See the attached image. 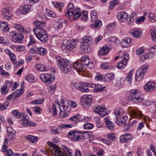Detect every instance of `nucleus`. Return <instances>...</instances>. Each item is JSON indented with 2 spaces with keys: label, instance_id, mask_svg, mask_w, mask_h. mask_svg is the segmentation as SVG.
Returning <instances> with one entry per match:
<instances>
[{
  "label": "nucleus",
  "instance_id": "1",
  "mask_svg": "<svg viewBox=\"0 0 156 156\" xmlns=\"http://www.w3.org/2000/svg\"><path fill=\"white\" fill-rule=\"evenodd\" d=\"M47 144L50 146H52V149H50V152L53 153L55 156H72V153L64 145L62 151L61 148L58 146L54 145L51 142L48 141Z\"/></svg>",
  "mask_w": 156,
  "mask_h": 156
},
{
  "label": "nucleus",
  "instance_id": "2",
  "mask_svg": "<svg viewBox=\"0 0 156 156\" xmlns=\"http://www.w3.org/2000/svg\"><path fill=\"white\" fill-rule=\"evenodd\" d=\"M129 114L132 119L130 120L129 125L132 126L136 123L139 119L143 117V115L137 109H131L129 110Z\"/></svg>",
  "mask_w": 156,
  "mask_h": 156
},
{
  "label": "nucleus",
  "instance_id": "3",
  "mask_svg": "<svg viewBox=\"0 0 156 156\" xmlns=\"http://www.w3.org/2000/svg\"><path fill=\"white\" fill-rule=\"evenodd\" d=\"M33 31L37 38L43 43L46 42L48 40V36L43 29L34 28Z\"/></svg>",
  "mask_w": 156,
  "mask_h": 156
},
{
  "label": "nucleus",
  "instance_id": "4",
  "mask_svg": "<svg viewBox=\"0 0 156 156\" xmlns=\"http://www.w3.org/2000/svg\"><path fill=\"white\" fill-rule=\"evenodd\" d=\"M117 17L121 22H126L128 25H131L133 22V20L129 16L128 14L125 11H121L117 13Z\"/></svg>",
  "mask_w": 156,
  "mask_h": 156
},
{
  "label": "nucleus",
  "instance_id": "5",
  "mask_svg": "<svg viewBox=\"0 0 156 156\" xmlns=\"http://www.w3.org/2000/svg\"><path fill=\"white\" fill-rule=\"evenodd\" d=\"M78 41L75 40H64L62 42L61 48L62 50L66 49L69 51H71L76 47Z\"/></svg>",
  "mask_w": 156,
  "mask_h": 156
},
{
  "label": "nucleus",
  "instance_id": "6",
  "mask_svg": "<svg viewBox=\"0 0 156 156\" xmlns=\"http://www.w3.org/2000/svg\"><path fill=\"white\" fill-rule=\"evenodd\" d=\"M92 100V96L91 95H83L80 100L82 107L86 109L88 108L90 106Z\"/></svg>",
  "mask_w": 156,
  "mask_h": 156
},
{
  "label": "nucleus",
  "instance_id": "7",
  "mask_svg": "<svg viewBox=\"0 0 156 156\" xmlns=\"http://www.w3.org/2000/svg\"><path fill=\"white\" fill-rule=\"evenodd\" d=\"M148 68L147 65H144L136 71L135 77V80L136 81H140L143 80Z\"/></svg>",
  "mask_w": 156,
  "mask_h": 156
},
{
  "label": "nucleus",
  "instance_id": "8",
  "mask_svg": "<svg viewBox=\"0 0 156 156\" xmlns=\"http://www.w3.org/2000/svg\"><path fill=\"white\" fill-rule=\"evenodd\" d=\"M40 77L42 81L44 82L47 86H49L52 83L55 79L54 76L51 75L46 74H42L40 75Z\"/></svg>",
  "mask_w": 156,
  "mask_h": 156
},
{
  "label": "nucleus",
  "instance_id": "9",
  "mask_svg": "<svg viewBox=\"0 0 156 156\" xmlns=\"http://www.w3.org/2000/svg\"><path fill=\"white\" fill-rule=\"evenodd\" d=\"M77 134H82V132L78 131V130H73L69 132L67 134V137L69 138L71 140L75 142L77 141L80 139V136L76 135Z\"/></svg>",
  "mask_w": 156,
  "mask_h": 156
},
{
  "label": "nucleus",
  "instance_id": "10",
  "mask_svg": "<svg viewBox=\"0 0 156 156\" xmlns=\"http://www.w3.org/2000/svg\"><path fill=\"white\" fill-rule=\"evenodd\" d=\"M10 39L15 42H20L23 38V36L22 34H19L15 32H11L9 34Z\"/></svg>",
  "mask_w": 156,
  "mask_h": 156
},
{
  "label": "nucleus",
  "instance_id": "11",
  "mask_svg": "<svg viewBox=\"0 0 156 156\" xmlns=\"http://www.w3.org/2000/svg\"><path fill=\"white\" fill-rule=\"evenodd\" d=\"M86 83H73V86L76 87L78 90L82 92H87L88 91L89 89L88 88L87 85H86Z\"/></svg>",
  "mask_w": 156,
  "mask_h": 156
},
{
  "label": "nucleus",
  "instance_id": "12",
  "mask_svg": "<svg viewBox=\"0 0 156 156\" xmlns=\"http://www.w3.org/2000/svg\"><path fill=\"white\" fill-rule=\"evenodd\" d=\"M128 55L129 54L127 53L125 54L124 58L118 63L117 66L118 68L122 69L125 68L128 61Z\"/></svg>",
  "mask_w": 156,
  "mask_h": 156
},
{
  "label": "nucleus",
  "instance_id": "13",
  "mask_svg": "<svg viewBox=\"0 0 156 156\" xmlns=\"http://www.w3.org/2000/svg\"><path fill=\"white\" fill-rule=\"evenodd\" d=\"M20 121L21 124L25 127H35L37 126L36 123L30 121L26 116H24L23 119Z\"/></svg>",
  "mask_w": 156,
  "mask_h": 156
},
{
  "label": "nucleus",
  "instance_id": "14",
  "mask_svg": "<svg viewBox=\"0 0 156 156\" xmlns=\"http://www.w3.org/2000/svg\"><path fill=\"white\" fill-rule=\"evenodd\" d=\"M56 60L58 62V66L61 69V67H66V64H70L69 61L67 59H62L61 57L59 56L56 57Z\"/></svg>",
  "mask_w": 156,
  "mask_h": 156
},
{
  "label": "nucleus",
  "instance_id": "15",
  "mask_svg": "<svg viewBox=\"0 0 156 156\" xmlns=\"http://www.w3.org/2000/svg\"><path fill=\"white\" fill-rule=\"evenodd\" d=\"M12 9V8L11 7L3 8L1 12V15L2 17L6 20L10 19L11 16L10 12Z\"/></svg>",
  "mask_w": 156,
  "mask_h": 156
},
{
  "label": "nucleus",
  "instance_id": "16",
  "mask_svg": "<svg viewBox=\"0 0 156 156\" xmlns=\"http://www.w3.org/2000/svg\"><path fill=\"white\" fill-rule=\"evenodd\" d=\"M112 49L111 45L108 44L103 46L99 51V54L101 55H107Z\"/></svg>",
  "mask_w": 156,
  "mask_h": 156
},
{
  "label": "nucleus",
  "instance_id": "17",
  "mask_svg": "<svg viewBox=\"0 0 156 156\" xmlns=\"http://www.w3.org/2000/svg\"><path fill=\"white\" fill-rule=\"evenodd\" d=\"M85 85H87L88 87L92 88L95 87L94 89V90L96 92L103 91L106 88L105 87H102V86L100 84L96 85L95 84L88 83L85 84Z\"/></svg>",
  "mask_w": 156,
  "mask_h": 156
},
{
  "label": "nucleus",
  "instance_id": "18",
  "mask_svg": "<svg viewBox=\"0 0 156 156\" xmlns=\"http://www.w3.org/2000/svg\"><path fill=\"white\" fill-rule=\"evenodd\" d=\"M23 91L22 89H18L15 91L14 93H12L7 98V99L8 100H10L13 98H18L20 97L23 93Z\"/></svg>",
  "mask_w": 156,
  "mask_h": 156
},
{
  "label": "nucleus",
  "instance_id": "19",
  "mask_svg": "<svg viewBox=\"0 0 156 156\" xmlns=\"http://www.w3.org/2000/svg\"><path fill=\"white\" fill-rule=\"evenodd\" d=\"M156 88V84L152 82H148L145 86V90L147 92H151L154 90Z\"/></svg>",
  "mask_w": 156,
  "mask_h": 156
},
{
  "label": "nucleus",
  "instance_id": "20",
  "mask_svg": "<svg viewBox=\"0 0 156 156\" xmlns=\"http://www.w3.org/2000/svg\"><path fill=\"white\" fill-rule=\"evenodd\" d=\"M83 66V65H82L80 63L76 62L73 64L72 66L78 72H84L85 69Z\"/></svg>",
  "mask_w": 156,
  "mask_h": 156
},
{
  "label": "nucleus",
  "instance_id": "21",
  "mask_svg": "<svg viewBox=\"0 0 156 156\" xmlns=\"http://www.w3.org/2000/svg\"><path fill=\"white\" fill-rule=\"evenodd\" d=\"M131 138V136L130 134L126 133L120 136V141L122 143L127 142L130 141Z\"/></svg>",
  "mask_w": 156,
  "mask_h": 156
},
{
  "label": "nucleus",
  "instance_id": "22",
  "mask_svg": "<svg viewBox=\"0 0 156 156\" xmlns=\"http://www.w3.org/2000/svg\"><path fill=\"white\" fill-rule=\"evenodd\" d=\"M80 114H77L70 118L69 120L71 121V122L73 123L74 126H75L80 121Z\"/></svg>",
  "mask_w": 156,
  "mask_h": 156
},
{
  "label": "nucleus",
  "instance_id": "23",
  "mask_svg": "<svg viewBox=\"0 0 156 156\" xmlns=\"http://www.w3.org/2000/svg\"><path fill=\"white\" fill-rule=\"evenodd\" d=\"M131 42L130 38L125 37L122 40V45L123 48H127L130 46Z\"/></svg>",
  "mask_w": 156,
  "mask_h": 156
},
{
  "label": "nucleus",
  "instance_id": "24",
  "mask_svg": "<svg viewBox=\"0 0 156 156\" xmlns=\"http://www.w3.org/2000/svg\"><path fill=\"white\" fill-rule=\"evenodd\" d=\"M104 120L106 124L107 127L111 130H113L115 127V124L110 121L107 117L104 119Z\"/></svg>",
  "mask_w": 156,
  "mask_h": 156
},
{
  "label": "nucleus",
  "instance_id": "25",
  "mask_svg": "<svg viewBox=\"0 0 156 156\" xmlns=\"http://www.w3.org/2000/svg\"><path fill=\"white\" fill-rule=\"evenodd\" d=\"M92 38L89 36H86L83 38V41L81 43V45H85V44L88 45L87 43H89L90 44L92 43Z\"/></svg>",
  "mask_w": 156,
  "mask_h": 156
},
{
  "label": "nucleus",
  "instance_id": "26",
  "mask_svg": "<svg viewBox=\"0 0 156 156\" xmlns=\"http://www.w3.org/2000/svg\"><path fill=\"white\" fill-rule=\"evenodd\" d=\"M0 30L5 32L9 31V28L7 23L5 22L2 21L0 24Z\"/></svg>",
  "mask_w": 156,
  "mask_h": 156
},
{
  "label": "nucleus",
  "instance_id": "27",
  "mask_svg": "<svg viewBox=\"0 0 156 156\" xmlns=\"http://www.w3.org/2000/svg\"><path fill=\"white\" fill-rule=\"evenodd\" d=\"M60 103L63 109H66L70 105L69 101L62 97L61 99Z\"/></svg>",
  "mask_w": 156,
  "mask_h": 156
},
{
  "label": "nucleus",
  "instance_id": "28",
  "mask_svg": "<svg viewBox=\"0 0 156 156\" xmlns=\"http://www.w3.org/2000/svg\"><path fill=\"white\" fill-rule=\"evenodd\" d=\"M30 6L28 5H25L22 6L20 8V11L21 13L23 14H26L30 11Z\"/></svg>",
  "mask_w": 156,
  "mask_h": 156
},
{
  "label": "nucleus",
  "instance_id": "29",
  "mask_svg": "<svg viewBox=\"0 0 156 156\" xmlns=\"http://www.w3.org/2000/svg\"><path fill=\"white\" fill-rule=\"evenodd\" d=\"M34 24L36 26L34 28H37L43 29L42 27H44L46 25L45 23L44 22L37 21L34 23Z\"/></svg>",
  "mask_w": 156,
  "mask_h": 156
},
{
  "label": "nucleus",
  "instance_id": "30",
  "mask_svg": "<svg viewBox=\"0 0 156 156\" xmlns=\"http://www.w3.org/2000/svg\"><path fill=\"white\" fill-rule=\"evenodd\" d=\"M130 100L134 103H136L141 102L143 101V99L140 97L138 95L131 98Z\"/></svg>",
  "mask_w": 156,
  "mask_h": 156
},
{
  "label": "nucleus",
  "instance_id": "31",
  "mask_svg": "<svg viewBox=\"0 0 156 156\" xmlns=\"http://www.w3.org/2000/svg\"><path fill=\"white\" fill-rule=\"evenodd\" d=\"M26 138L29 141L34 143L37 141L38 138L37 137H35L32 135H28L26 136Z\"/></svg>",
  "mask_w": 156,
  "mask_h": 156
},
{
  "label": "nucleus",
  "instance_id": "32",
  "mask_svg": "<svg viewBox=\"0 0 156 156\" xmlns=\"http://www.w3.org/2000/svg\"><path fill=\"white\" fill-rule=\"evenodd\" d=\"M105 78L107 82H110L114 79V74L112 73H108L105 75Z\"/></svg>",
  "mask_w": 156,
  "mask_h": 156
},
{
  "label": "nucleus",
  "instance_id": "33",
  "mask_svg": "<svg viewBox=\"0 0 156 156\" xmlns=\"http://www.w3.org/2000/svg\"><path fill=\"white\" fill-rule=\"evenodd\" d=\"M61 67V70L64 73H67L70 70L72 69V66L71 64H66V67L62 68Z\"/></svg>",
  "mask_w": 156,
  "mask_h": 156
},
{
  "label": "nucleus",
  "instance_id": "34",
  "mask_svg": "<svg viewBox=\"0 0 156 156\" xmlns=\"http://www.w3.org/2000/svg\"><path fill=\"white\" fill-rule=\"evenodd\" d=\"M14 26L17 30L20 32L23 33H26L27 32L25 30L23 27L20 24H14Z\"/></svg>",
  "mask_w": 156,
  "mask_h": 156
},
{
  "label": "nucleus",
  "instance_id": "35",
  "mask_svg": "<svg viewBox=\"0 0 156 156\" xmlns=\"http://www.w3.org/2000/svg\"><path fill=\"white\" fill-rule=\"evenodd\" d=\"M93 23L91 24L92 27L96 28L100 27L102 25L101 22L99 20H96L93 21Z\"/></svg>",
  "mask_w": 156,
  "mask_h": 156
},
{
  "label": "nucleus",
  "instance_id": "36",
  "mask_svg": "<svg viewBox=\"0 0 156 156\" xmlns=\"http://www.w3.org/2000/svg\"><path fill=\"white\" fill-rule=\"evenodd\" d=\"M132 35L135 37L139 38L142 34V33L137 30L133 29L131 32Z\"/></svg>",
  "mask_w": 156,
  "mask_h": 156
},
{
  "label": "nucleus",
  "instance_id": "37",
  "mask_svg": "<svg viewBox=\"0 0 156 156\" xmlns=\"http://www.w3.org/2000/svg\"><path fill=\"white\" fill-rule=\"evenodd\" d=\"M36 69L40 71H47V68L45 65L43 64H38L36 66Z\"/></svg>",
  "mask_w": 156,
  "mask_h": 156
},
{
  "label": "nucleus",
  "instance_id": "38",
  "mask_svg": "<svg viewBox=\"0 0 156 156\" xmlns=\"http://www.w3.org/2000/svg\"><path fill=\"white\" fill-rule=\"evenodd\" d=\"M13 115L17 118H20L21 117L23 118L24 117V115L23 114L20 113L17 110H14L12 112Z\"/></svg>",
  "mask_w": 156,
  "mask_h": 156
},
{
  "label": "nucleus",
  "instance_id": "39",
  "mask_svg": "<svg viewBox=\"0 0 156 156\" xmlns=\"http://www.w3.org/2000/svg\"><path fill=\"white\" fill-rule=\"evenodd\" d=\"M124 110L122 109H115V111L114 114L116 116V119H118L120 116H121L123 113Z\"/></svg>",
  "mask_w": 156,
  "mask_h": 156
},
{
  "label": "nucleus",
  "instance_id": "40",
  "mask_svg": "<svg viewBox=\"0 0 156 156\" xmlns=\"http://www.w3.org/2000/svg\"><path fill=\"white\" fill-rule=\"evenodd\" d=\"M47 52V50L44 48L41 47L37 48V52L39 54L42 55H44Z\"/></svg>",
  "mask_w": 156,
  "mask_h": 156
},
{
  "label": "nucleus",
  "instance_id": "41",
  "mask_svg": "<svg viewBox=\"0 0 156 156\" xmlns=\"http://www.w3.org/2000/svg\"><path fill=\"white\" fill-rule=\"evenodd\" d=\"M85 45H82L81 48V52L82 53L84 54L88 53L89 52L88 50V45L85 44Z\"/></svg>",
  "mask_w": 156,
  "mask_h": 156
},
{
  "label": "nucleus",
  "instance_id": "42",
  "mask_svg": "<svg viewBox=\"0 0 156 156\" xmlns=\"http://www.w3.org/2000/svg\"><path fill=\"white\" fill-rule=\"evenodd\" d=\"M98 16L96 12L95 11H92L91 12V21L93 22L97 19Z\"/></svg>",
  "mask_w": 156,
  "mask_h": 156
},
{
  "label": "nucleus",
  "instance_id": "43",
  "mask_svg": "<svg viewBox=\"0 0 156 156\" xmlns=\"http://www.w3.org/2000/svg\"><path fill=\"white\" fill-rule=\"evenodd\" d=\"M94 126L93 124L87 123L83 125V128L84 129H93Z\"/></svg>",
  "mask_w": 156,
  "mask_h": 156
},
{
  "label": "nucleus",
  "instance_id": "44",
  "mask_svg": "<svg viewBox=\"0 0 156 156\" xmlns=\"http://www.w3.org/2000/svg\"><path fill=\"white\" fill-rule=\"evenodd\" d=\"M73 125V124H61L58 126L59 128L66 129L68 128H72Z\"/></svg>",
  "mask_w": 156,
  "mask_h": 156
},
{
  "label": "nucleus",
  "instance_id": "45",
  "mask_svg": "<svg viewBox=\"0 0 156 156\" xmlns=\"http://www.w3.org/2000/svg\"><path fill=\"white\" fill-rule=\"evenodd\" d=\"M94 120L96 122L97 126L99 128L101 127H102L101 123L100 118L98 117H96L94 118Z\"/></svg>",
  "mask_w": 156,
  "mask_h": 156
},
{
  "label": "nucleus",
  "instance_id": "46",
  "mask_svg": "<svg viewBox=\"0 0 156 156\" xmlns=\"http://www.w3.org/2000/svg\"><path fill=\"white\" fill-rule=\"evenodd\" d=\"M7 89V85L5 84L3 85V87L1 88V93L5 95L7 94L8 92V90Z\"/></svg>",
  "mask_w": 156,
  "mask_h": 156
},
{
  "label": "nucleus",
  "instance_id": "47",
  "mask_svg": "<svg viewBox=\"0 0 156 156\" xmlns=\"http://www.w3.org/2000/svg\"><path fill=\"white\" fill-rule=\"evenodd\" d=\"M151 36L152 40L156 42V29H153L151 30Z\"/></svg>",
  "mask_w": 156,
  "mask_h": 156
},
{
  "label": "nucleus",
  "instance_id": "48",
  "mask_svg": "<svg viewBox=\"0 0 156 156\" xmlns=\"http://www.w3.org/2000/svg\"><path fill=\"white\" fill-rule=\"evenodd\" d=\"M44 101V99L43 98L41 99H38L35 101H32L31 102L32 104H39L42 103Z\"/></svg>",
  "mask_w": 156,
  "mask_h": 156
},
{
  "label": "nucleus",
  "instance_id": "49",
  "mask_svg": "<svg viewBox=\"0 0 156 156\" xmlns=\"http://www.w3.org/2000/svg\"><path fill=\"white\" fill-rule=\"evenodd\" d=\"M8 136L9 141L11 143L10 141L12 142L15 138V133L8 134Z\"/></svg>",
  "mask_w": 156,
  "mask_h": 156
},
{
  "label": "nucleus",
  "instance_id": "50",
  "mask_svg": "<svg viewBox=\"0 0 156 156\" xmlns=\"http://www.w3.org/2000/svg\"><path fill=\"white\" fill-rule=\"evenodd\" d=\"M11 58V60L14 64H16V57L14 53H11L9 55Z\"/></svg>",
  "mask_w": 156,
  "mask_h": 156
},
{
  "label": "nucleus",
  "instance_id": "51",
  "mask_svg": "<svg viewBox=\"0 0 156 156\" xmlns=\"http://www.w3.org/2000/svg\"><path fill=\"white\" fill-rule=\"evenodd\" d=\"M9 102L8 101L4 102L3 105L0 104V109L2 110H5L8 106Z\"/></svg>",
  "mask_w": 156,
  "mask_h": 156
},
{
  "label": "nucleus",
  "instance_id": "52",
  "mask_svg": "<svg viewBox=\"0 0 156 156\" xmlns=\"http://www.w3.org/2000/svg\"><path fill=\"white\" fill-rule=\"evenodd\" d=\"M130 98L138 95V90L136 89L133 90L130 92Z\"/></svg>",
  "mask_w": 156,
  "mask_h": 156
},
{
  "label": "nucleus",
  "instance_id": "53",
  "mask_svg": "<svg viewBox=\"0 0 156 156\" xmlns=\"http://www.w3.org/2000/svg\"><path fill=\"white\" fill-rule=\"evenodd\" d=\"M82 12L83 17H82V19L83 21H87L88 20V12L86 11H83Z\"/></svg>",
  "mask_w": 156,
  "mask_h": 156
},
{
  "label": "nucleus",
  "instance_id": "54",
  "mask_svg": "<svg viewBox=\"0 0 156 156\" xmlns=\"http://www.w3.org/2000/svg\"><path fill=\"white\" fill-rule=\"evenodd\" d=\"M8 141V139L7 138H5V141H4V144H3V145L2 146V147L1 150V151L2 152H5V151L7 149V145H6V144L7 143Z\"/></svg>",
  "mask_w": 156,
  "mask_h": 156
},
{
  "label": "nucleus",
  "instance_id": "55",
  "mask_svg": "<svg viewBox=\"0 0 156 156\" xmlns=\"http://www.w3.org/2000/svg\"><path fill=\"white\" fill-rule=\"evenodd\" d=\"M119 3V2L117 0H114L112 1L110 3V8L111 9H112L113 7L117 5Z\"/></svg>",
  "mask_w": 156,
  "mask_h": 156
},
{
  "label": "nucleus",
  "instance_id": "56",
  "mask_svg": "<svg viewBox=\"0 0 156 156\" xmlns=\"http://www.w3.org/2000/svg\"><path fill=\"white\" fill-rule=\"evenodd\" d=\"M25 50L24 46L21 45H19L16 47V51L18 52H22Z\"/></svg>",
  "mask_w": 156,
  "mask_h": 156
},
{
  "label": "nucleus",
  "instance_id": "57",
  "mask_svg": "<svg viewBox=\"0 0 156 156\" xmlns=\"http://www.w3.org/2000/svg\"><path fill=\"white\" fill-rule=\"evenodd\" d=\"M144 52V48L143 47H141L139 49H137L136 51V53L138 55L143 54Z\"/></svg>",
  "mask_w": 156,
  "mask_h": 156
},
{
  "label": "nucleus",
  "instance_id": "58",
  "mask_svg": "<svg viewBox=\"0 0 156 156\" xmlns=\"http://www.w3.org/2000/svg\"><path fill=\"white\" fill-rule=\"evenodd\" d=\"M30 41L28 44L27 45L28 46L33 45L36 42L33 37V36L32 35H30Z\"/></svg>",
  "mask_w": 156,
  "mask_h": 156
},
{
  "label": "nucleus",
  "instance_id": "59",
  "mask_svg": "<svg viewBox=\"0 0 156 156\" xmlns=\"http://www.w3.org/2000/svg\"><path fill=\"white\" fill-rule=\"evenodd\" d=\"M3 66H0V73L3 76L9 75V73L8 72H5L3 69Z\"/></svg>",
  "mask_w": 156,
  "mask_h": 156
},
{
  "label": "nucleus",
  "instance_id": "60",
  "mask_svg": "<svg viewBox=\"0 0 156 156\" xmlns=\"http://www.w3.org/2000/svg\"><path fill=\"white\" fill-rule=\"evenodd\" d=\"M56 87V86L55 85L50 86L49 89V92L51 94H53L54 92V90Z\"/></svg>",
  "mask_w": 156,
  "mask_h": 156
},
{
  "label": "nucleus",
  "instance_id": "61",
  "mask_svg": "<svg viewBox=\"0 0 156 156\" xmlns=\"http://www.w3.org/2000/svg\"><path fill=\"white\" fill-rule=\"evenodd\" d=\"M60 109V111L59 113V115L61 118H63L68 116V114L67 113L64 111H62L61 108Z\"/></svg>",
  "mask_w": 156,
  "mask_h": 156
},
{
  "label": "nucleus",
  "instance_id": "62",
  "mask_svg": "<svg viewBox=\"0 0 156 156\" xmlns=\"http://www.w3.org/2000/svg\"><path fill=\"white\" fill-rule=\"evenodd\" d=\"M36 51L33 48H31L29 51V55L31 56H34L36 55Z\"/></svg>",
  "mask_w": 156,
  "mask_h": 156
},
{
  "label": "nucleus",
  "instance_id": "63",
  "mask_svg": "<svg viewBox=\"0 0 156 156\" xmlns=\"http://www.w3.org/2000/svg\"><path fill=\"white\" fill-rule=\"evenodd\" d=\"M82 134H83L82 137H83L84 139L88 138L91 136V135L87 132H84L83 133L82 132Z\"/></svg>",
  "mask_w": 156,
  "mask_h": 156
},
{
  "label": "nucleus",
  "instance_id": "64",
  "mask_svg": "<svg viewBox=\"0 0 156 156\" xmlns=\"http://www.w3.org/2000/svg\"><path fill=\"white\" fill-rule=\"evenodd\" d=\"M153 103V102L152 101L147 100L143 101V104L145 106H149L151 105Z\"/></svg>",
  "mask_w": 156,
  "mask_h": 156
}]
</instances>
